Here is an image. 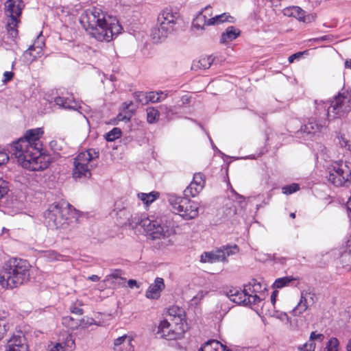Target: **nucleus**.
I'll return each mask as SVG.
<instances>
[{
  "instance_id": "nucleus-1",
  "label": "nucleus",
  "mask_w": 351,
  "mask_h": 351,
  "mask_svg": "<svg viewBox=\"0 0 351 351\" xmlns=\"http://www.w3.org/2000/svg\"><path fill=\"white\" fill-rule=\"evenodd\" d=\"M43 134L42 128L27 130L23 137L20 138L11 146V153L18 162L25 169L40 171L47 167L44 157L41 155L43 144L40 137Z\"/></svg>"
},
{
  "instance_id": "nucleus-2",
  "label": "nucleus",
  "mask_w": 351,
  "mask_h": 351,
  "mask_svg": "<svg viewBox=\"0 0 351 351\" xmlns=\"http://www.w3.org/2000/svg\"><path fill=\"white\" fill-rule=\"evenodd\" d=\"M80 23L91 37L101 42H110L122 30L116 18L97 7L86 10L80 16Z\"/></svg>"
},
{
  "instance_id": "nucleus-3",
  "label": "nucleus",
  "mask_w": 351,
  "mask_h": 351,
  "mask_svg": "<svg viewBox=\"0 0 351 351\" xmlns=\"http://www.w3.org/2000/svg\"><path fill=\"white\" fill-rule=\"evenodd\" d=\"M128 221L133 227L139 226L143 228L153 240L166 239L176 232V223L171 213L157 217L156 219L135 215L131 216Z\"/></svg>"
},
{
  "instance_id": "nucleus-4",
  "label": "nucleus",
  "mask_w": 351,
  "mask_h": 351,
  "mask_svg": "<svg viewBox=\"0 0 351 351\" xmlns=\"http://www.w3.org/2000/svg\"><path fill=\"white\" fill-rule=\"evenodd\" d=\"M30 265L23 259L11 258L0 269V285L13 289L27 282L29 278Z\"/></svg>"
},
{
  "instance_id": "nucleus-5",
  "label": "nucleus",
  "mask_w": 351,
  "mask_h": 351,
  "mask_svg": "<svg viewBox=\"0 0 351 351\" xmlns=\"http://www.w3.org/2000/svg\"><path fill=\"white\" fill-rule=\"evenodd\" d=\"M68 209L58 204H53L44 213L45 223L51 229L59 230L63 233L71 231L76 225V219L69 217Z\"/></svg>"
},
{
  "instance_id": "nucleus-6",
  "label": "nucleus",
  "mask_w": 351,
  "mask_h": 351,
  "mask_svg": "<svg viewBox=\"0 0 351 351\" xmlns=\"http://www.w3.org/2000/svg\"><path fill=\"white\" fill-rule=\"evenodd\" d=\"M327 180L336 186H341L351 180V163L348 161L332 162L326 169Z\"/></svg>"
},
{
  "instance_id": "nucleus-7",
  "label": "nucleus",
  "mask_w": 351,
  "mask_h": 351,
  "mask_svg": "<svg viewBox=\"0 0 351 351\" xmlns=\"http://www.w3.org/2000/svg\"><path fill=\"white\" fill-rule=\"evenodd\" d=\"M168 202L173 212L185 220L194 219L199 215L197 204L187 197L177 196L173 193L169 194Z\"/></svg>"
},
{
  "instance_id": "nucleus-8",
  "label": "nucleus",
  "mask_w": 351,
  "mask_h": 351,
  "mask_svg": "<svg viewBox=\"0 0 351 351\" xmlns=\"http://www.w3.org/2000/svg\"><path fill=\"white\" fill-rule=\"evenodd\" d=\"M99 153L94 149H89L80 152L74 159V168L73 177L75 179L82 178H90V169L93 167L91 162L99 158Z\"/></svg>"
},
{
  "instance_id": "nucleus-9",
  "label": "nucleus",
  "mask_w": 351,
  "mask_h": 351,
  "mask_svg": "<svg viewBox=\"0 0 351 351\" xmlns=\"http://www.w3.org/2000/svg\"><path fill=\"white\" fill-rule=\"evenodd\" d=\"M23 4L21 0H8L4 5L5 15L8 17L6 29L8 34L12 38L18 35L17 26L19 18L21 14Z\"/></svg>"
},
{
  "instance_id": "nucleus-10",
  "label": "nucleus",
  "mask_w": 351,
  "mask_h": 351,
  "mask_svg": "<svg viewBox=\"0 0 351 351\" xmlns=\"http://www.w3.org/2000/svg\"><path fill=\"white\" fill-rule=\"evenodd\" d=\"M239 252L237 245L222 246L216 250L203 253L200 256L202 263L225 262L230 256L236 254Z\"/></svg>"
},
{
  "instance_id": "nucleus-11",
  "label": "nucleus",
  "mask_w": 351,
  "mask_h": 351,
  "mask_svg": "<svg viewBox=\"0 0 351 351\" xmlns=\"http://www.w3.org/2000/svg\"><path fill=\"white\" fill-rule=\"evenodd\" d=\"M181 21L179 12L173 8H166L158 14L157 19L158 25L164 26L171 33L177 29V25Z\"/></svg>"
},
{
  "instance_id": "nucleus-12",
  "label": "nucleus",
  "mask_w": 351,
  "mask_h": 351,
  "mask_svg": "<svg viewBox=\"0 0 351 351\" xmlns=\"http://www.w3.org/2000/svg\"><path fill=\"white\" fill-rule=\"evenodd\" d=\"M332 118L340 117L351 110V95L348 92L339 93L330 101Z\"/></svg>"
},
{
  "instance_id": "nucleus-13",
  "label": "nucleus",
  "mask_w": 351,
  "mask_h": 351,
  "mask_svg": "<svg viewBox=\"0 0 351 351\" xmlns=\"http://www.w3.org/2000/svg\"><path fill=\"white\" fill-rule=\"evenodd\" d=\"M227 296L233 302L245 306L258 304L261 302V299L257 295L249 293L245 289H231L227 293Z\"/></svg>"
},
{
  "instance_id": "nucleus-14",
  "label": "nucleus",
  "mask_w": 351,
  "mask_h": 351,
  "mask_svg": "<svg viewBox=\"0 0 351 351\" xmlns=\"http://www.w3.org/2000/svg\"><path fill=\"white\" fill-rule=\"evenodd\" d=\"M157 335L167 340H175L183 336V330L179 327L176 328L175 326H172L169 321L164 319L160 322L158 327Z\"/></svg>"
},
{
  "instance_id": "nucleus-15",
  "label": "nucleus",
  "mask_w": 351,
  "mask_h": 351,
  "mask_svg": "<svg viewBox=\"0 0 351 351\" xmlns=\"http://www.w3.org/2000/svg\"><path fill=\"white\" fill-rule=\"evenodd\" d=\"M205 184V180L201 173H195L193 176V181L190 183L189 186L184 190V193L186 197H195L203 189Z\"/></svg>"
},
{
  "instance_id": "nucleus-16",
  "label": "nucleus",
  "mask_w": 351,
  "mask_h": 351,
  "mask_svg": "<svg viewBox=\"0 0 351 351\" xmlns=\"http://www.w3.org/2000/svg\"><path fill=\"white\" fill-rule=\"evenodd\" d=\"M5 351H28V346L22 333L13 335L8 341Z\"/></svg>"
},
{
  "instance_id": "nucleus-17",
  "label": "nucleus",
  "mask_w": 351,
  "mask_h": 351,
  "mask_svg": "<svg viewBox=\"0 0 351 351\" xmlns=\"http://www.w3.org/2000/svg\"><path fill=\"white\" fill-rule=\"evenodd\" d=\"M285 15L297 19L304 23H311L315 19V14L305 15V11L298 6H293L285 10Z\"/></svg>"
},
{
  "instance_id": "nucleus-18",
  "label": "nucleus",
  "mask_w": 351,
  "mask_h": 351,
  "mask_svg": "<svg viewBox=\"0 0 351 351\" xmlns=\"http://www.w3.org/2000/svg\"><path fill=\"white\" fill-rule=\"evenodd\" d=\"M164 280L162 278H156L153 284H151L145 293V296L149 299H158L161 292L165 289Z\"/></svg>"
},
{
  "instance_id": "nucleus-19",
  "label": "nucleus",
  "mask_w": 351,
  "mask_h": 351,
  "mask_svg": "<svg viewBox=\"0 0 351 351\" xmlns=\"http://www.w3.org/2000/svg\"><path fill=\"white\" fill-rule=\"evenodd\" d=\"M125 278L122 277V271L121 269H114L106 276L104 282H106L110 287L115 288L117 286H124Z\"/></svg>"
},
{
  "instance_id": "nucleus-20",
  "label": "nucleus",
  "mask_w": 351,
  "mask_h": 351,
  "mask_svg": "<svg viewBox=\"0 0 351 351\" xmlns=\"http://www.w3.org/2000/svg\"><path fill=\"white\" fill-rule=\"evenodd\" d=\"M327 121H317L315 119H309L308 122L304 125L303 131L307 134L315 135L322 132L326 128Z\"/></svg>"
},
{
  "instance_id": "nucleus-21",
  "label": "nucleus",
  "mask_w": 351,
  "mask_h": 351,
  "mask_svg": "<svg viewBox=\"0 0 351 351\" xmlns=\"http://www.w3.org/2000/svg\"><path fill=\"white\" fill-rule=\"evenodd\" d=\"M132 339L126 335L118 337L114 342V351H134Z\"/></svg>"
},
{
  "instance_id": "nucleus-22",
  "label": "nucleus",
  "mask_w": 351,
  "mask_h": 351,
  "mask_svg": "<svg viewBox=\"0 0 351 351\" xmlns=\"http://www.w3.org/2000/svg\"><path fill=\"white\" fill-rule=\"evenodd\" d=\"M172 34L164 26L158 25L151 30V37L154 43H158L165 40L169 34Z\"/></svg>"
},
{
  "instance_id": "nucleus-23",
  "label": "nucleus",
  "mask_w": 351,
  "mask_h": 351,
  "mask_svg": "<svg viewBox=\"0 0 351 351\" xmlns=\"http://www.w3.org/2000/svg\"><path fill=\"white\" fill-rule=\"evenodd\" d=\"M55 103L65 109L77 110V104L72 95L67 94L66 96L58 97L55 99Z\"/></svg>"
},
{
  "instance_id": "nucleus-24",
  "label": "nucleus",
  "mask_w": 351,
  "mask_h": 351,
  "mask_svg": "<svg viewBox=\"0 0 351 351\" xmlns=\"http://www.w3.org/2000/svg\"><path fill=\"white\" fill-rule=\"evenodd\" d=\"M240 34V31L233 26L228 27L221 34V43H228L235 40Z\"/></svg>"
},
{
  "instance_id": "nucleus-25",
  "label": "nucleus",
  "mask_w": 351,
  "mask_h": 351,
  "mask_svg": "<svg viewBox=\"0 0 351 351\" xmlns=\"http://www.w3.org/2000/svg\"><path fill=\"white\" fill-rule=\"evenodd\" d=\"M61 343V346L65 351H71L75 348V341L72 337V335L68 332L62 333L58 339V342Z\"/></svg>"
},
{
  "instance_id": "nucleus-26",
  "label": "nucleus",
  "mask_w": 351,
  "mask_h": 351,
  "mask_svg": "<svg viewBox=\"0 0 351 351\" xmlns=\"http://www.w3.org/2000/svg\"><path fill=\"white\" fill-rule=\"evenodd\" d=\"M209 19L204 13L199 12L193 21V27L197 30H204L206 26H210Z\"/></svg>"
},
{
  "instance_id": "nucleus-27",
  "label": "nucleus",
  "mask_w": 351,
  "mask_h": 351,
  "mask_svg": "<svg viewBox=\"0 0 351 351\" xmlns=\"http://www.w3.org/2000/svg\"><path fill=\"white\" fill-rule=\"evenodd\" d=\"M213 60L214 58L212 56L201 57L198 60L193 61L191 68L193 70L208 69Z\"/></svg>"
},
{
  "instance_id": "nucleus-28",
  "label": "nucleus",
  "mask_w": 351,
  "mask_h": 351,
  "mask_svg": "<svg viewBox=\"0 0 351 351\" xmlns=\"http://www.w3.org/2000/svg\"><path fill=\"white\" fill-rule=\"evenodd\" d=\"M309 306L305 295H302V291L300 294V300L296 306L291 311V313L293 316H300L304 313Z\"/></svg>"
},
{
  "instance_id": "nucleus-29",
  "label": "nucleus",
  "mask_w": 351,
  "mask_h": 351,
  "mask_svg": "<svg viewBox=\"0 0 351 351\" xmlns=\"http://www.w3.org/2000/svg\"><path fill=\"white\" fill-rule=\"evenodd\" d=\"M132 105V102H124L122 104V109L123 111H125L124 112H120L118 114V115L116 117V121H124L125 123L129 122L130 121V119L132 117V114L133 111L132 110H130V106Z\"/></svg>"
},
{
  "instance_id": "nucleus-30",
  "label": "nucleus",
  "mask_w": 351,
  "mask_h": 351,
  "mask_svg": "<svg viewBox=\"0 0 351 351\" xmlns=\"http://www.w3.org/2000/svg\"><path fill=\"white\" fill-rule=\"evenodd\" d=\"M316 104V110L319 114L321 116L322 114H324V116L327 117L328 119H332V108H330V101H320L317 102L315 101Z\"/></svg>"
},
{
  "instance_id": "nucleus-31",
  "label": "nucleus",
  "mask_w": 351,
  "mask_h": 351,
  "mask_svg": "<svg viewBox=\"0 0 351 351\" xmlns=\"http://www.w3.org/2000/svg\"><path fill=\"white\" fill-rule=\"evenodd\" d=\"M198 351H225V348L219 341L209 340L204 343Z\"/></svg>"
},
{
  "instance_id": "nucleus-32",
  "label": "nucleus",
  "mask_w": 351,
  "mask_h": 351,
  "mask_svg": "<svg viewBox=\"0 0 351 351\" xmlns=\"http://www.w3.org/2000/svg\"><path fill=\"white\" fill-rule=\"evenodd\" d=\"M167 97V93H164L162 91L159 92H149L146 93L145 104H147L149 102L157 103L165 100Z\"/></svg>"
},
{
  "instance_id": "nucleus-33",
  "label": "nucleus",
  "mask_w": 351,
  "mask_h": 351,
  "mask_svg": "<svg viewBox=\"0 0 351 351\" xmlns=\"http://www.w3.org/2000/svg\"><path fill=\"white\" fill-rule=\"evenodd\" d=\"M84 319H75L71 316H65L62 319V324L66 328L71 330H76L82 325V322H84Z\"/></svg>"
},
{
  "instance_id": "nucleus-34",
  "label": "nucleus",
  "mask_w": 351,
  "mask_h": 351,
  "mask_svg": "<svg viewBox=\"0 0 351 351\" xmlns=\"http://www.w3.org/2000/svg\"><path fill=\"white\" fill-rule=\"evenodd\" d=\"M224 22L232 23L233 17L228 13L225 12L209 19V23L211 24V25H219Z\"/></svg>"
},
{
  "instance_id": "nucleus-35",
  "label": "nucleus",
  "mask_w": 351,
  "mask_h": 351,
  "mask_svg": "<svg viewBox=\"0 0 351 351\" xmlns=\"http://www.w3.org/2000/svg\"><path fill=\"white\" fill-rule=\"evenodd\" d=\"M137 196L138 198L144 203V204L148 206L159 197V193L156 191H152L149 193H138Z\"/></svg>"
},
{
  "instance_id": "nucleus-36",
  "label": "nucleus",
  "mask_w": 351,
  "mask_h": 351,
  "mask_svg": "<svg viewBox=\"0 0 351 351\" xmlns=\"http://www.w3.org/2000/svg\"><path fill=\"white\" fill-rule=\"evenodd\" d=\"M170 322V324H172V326H175L176 328L178 327L180 328L183 330V335L186 331L188 327L187 324L185 320V315L184 316H178L177 317H174L172 319H167Z\"/></svg>"
},
{
  "instance_id": "nucleus-37",
  "label": "nucleus",
  "mask_w": 351,
  "mask_h": 351,
  "mask_svg": "<svg viewBox=\"0 0 351 351\" xmlns=\"http://www.w3.org/2000/svg\"><path fill=\"white\" fill-rule=\"evenodd\" d=\"M338 143L341 147L351 152V137L348 134H340L337 136Z\"/></svg>"
},
{
  "instance_id": "nucleus-38",
  "label": "nucleus",
  "mask_w": 351,
  "mask_h": 351,
  "mask_svg": "<svg viewBox=\"0 0 351 351\" xmlns=\"http://www.w3.org/2000/svg\"><path fill=\"white\" fill-rule=\"evenodd\" d=\"M323 351H340L339 341L335 337H331L326 343Z\"/></svg>"
},
{
  "instance_id": "nucleus-39",
  "label": "nucleus",
  "mask_w": 351,
  "mask_h": 351,
  "mask_svg": "<svg viewBox=\"0 0 351 351\" xmlns=\"http://www.w3.org/2000/svg\"><path fill=\"white\" fill-rule=\"evenodd\" d=\"M160 117L159 111L153 107L147 109V120L149 123H156Z\"/></svg>"
},
{
  "instance_id": "nucleus-40",
  "label": "nucleus",
  "mask_w": 351,
  "mask_h": 351,
  "mask_svg": "<svg viewBox=\"0 0 351 351\" xmlns=\"http://www.w3.org/2000/svg\"><path fill=\"white\" fill-rule=\"evenodd\" d=\"M295 280L292 276H285L282 278H277L274 283V287L277 289H281L287 285H288L290 282H291L293 280Z\"/></svg>"
},
{
  "instance_id": "nucleus-41",
  "label": "nucleus",
  "mask_w": 351,
  "mask_h": 351,
  "mask_svg": "<svg viewBox=\"0 0 351 351\" xmlns=\"http://www.w3.org/2000/svg\"><path fill=\"white\" fill-rule=\"evenodd\" d=\"M185 315V312L183 308H180L178 306H174L169 308L168 310V316L169 318L167 319H172V317H177L178 316H184Z\"/></svg>"
},
{
  "instance_id": "nucleus-42",
  "label": "nucleus",
  "mask_w": 351,
  "mask_h": 351,
  "mask_svg": "<svg viewBox=\"0 0 351 351\" xmlns=\"http://www.w3.org/2000/svg\"><path fill=\"white\" fill-rule=\"evenodd\" d=\"M121 135V130L120 128H114L112 130L108 132L105 135V138L107 141H113L115 139L119 138Z\"/></svg>"
},
{
  "instance_id": "nucleus-43",
  "label": "nucleus",
  "mask_w": 351,
  "mask_h": 351,
  "mask_svg": "<svg viewBox=\"0 0 351 351\" xmlns=\"http://www.w3.org/2000/svg\"><path fill=\"white\" fill-rule=\"evenodd\" d=\"M300 189L298 184L293 183L289 185H286L282 188V193L285 195H291Z\"/></svg>"
},
{
  "instance_id": "nucleus-44",
  "label": "nucleus",
  "mask_w": 351,
  "mask_h": 351,
  "mask_svg": "<svg viewBox=\"0 0 351 351\" xmlns=\"http://www.w3.org/2000/svg\"><path fill=\"white\" fill-rule=\"evenodd\" d=\"M44 46V42L43 40V38L40 36H38L37 38V40L34 42V45L28 49L29 51V53H31V51L32 50H34L36 48L38 49V51L37 53H40L42 52L43 47Z\"/></svg>"
},
{
  "instance_id": "nucleus-45",
  "label": "nucleus",
  "mask_w": 351,
  "mask_h": 351,
  "mask_svg": "<svg viewBox=\"0 0 351 351\" xmlns=\"http://www.w3.org/2000/svg\"><path fill=\"white\" fill-rule=\"evenodd\" d=\"M8 183L0 176V199L8 192Z\"/></svg>"
},
{
  "instance_id": "nucleus-46",
  "label": "nucleus",
  "mask_w": 351,
  "mask_h": 351,
  "mask_svg": "<svg viewBox=\"0 0 351 351\" xmlns=\"http://www.w3.org/2000/svg\"><path fill=\"white\" fill-rule=\"evenodd\" d=\"M302 295H305L309 305L313 304L315 302V294L310 289L303 290Z\"/></svg>"
},
{
  "instance_id": "nucleus-47",
  "label": "nucleus",
  "mask_w": 351,
  "mask_h": 351,
  "mask_svg": "<svg viewBox=\"0 0 351 351\" xmlns=\"http://www.w3.org/2000/svg\"><path fill=\"white\" fill-rule=\"evenodd\" d=\"M134 97L138 102H139L142 104H145L146 93L136 92L134 93Z\"/></svg>"
},
{
  "instance_id": "nucleus-48",
  "label": "nucleus",
  "mask_w": 351,
  "mask_h": 351,
  "mask_svg": "<svg viewBox=\"0 0 351 351\" xmlns=\"http://www.w3.org/2000/svg\"><path fill=\"white\" fill-rule=\"evenodd\" d=\"M70 311L71 313L81 315L83 314L84 311L80 306H77L76 304H73L70 308Z\"/></svg>"
},
{
  "instance_id": "nucleus-49",
  "label": "nucleus",
  "mask_w": 351,
  "mask_h": 351,
  "mask_svg": "<svg viewBox=\"0 0 351 351\" xmlns=\"http://www.w3.org/2000/svg\"><path fill=\"white\" fill-rule=\"evenodd\" d=\"M259 282H258L256 279H252L249 283L244 286V289L250 293L251 289L254 287L255 285H258Z\"/></svg>"
},
{
  "instance_id": "nucleus-50",
  "label": "nucleus",
  "mask_w": 351,
  "mask_h": 351,
  "mask_svg": "<svg viewBox=\"0 0 351 351\" xmlns=\"http://www.w3.org/2000/svg\"><path fill=\"white\" fill-rule=\"evenodd\" d=\"M9 160V156L5 152H0V166L5 164Z\"/></svg>"
},
{
  "instance_id": "nucleus-51",
  "label": "nucleus",
  "mask_w": 351,
  "mask_h": 351,
  "mask_svg": "<svg viewBox=\"0 0 351 351\" xmlns=\"http://www.w3.org/2000/svg\"><path fill=\"white\" fill-rule=\"evenodd\" d=\"M324 337V335L322 334H316L315 332H312L310 335V341H311L313 340H319L322 341Z\"/></svg>"
},
{
  "instance_id": "nucleus-52",
  "label": "nucleus",
  "mask_w": 351,
  "mask_h": 351,
  "mask_svg": "<svg viewBox=\"0 0 351 351\" xmlns=\"http://www.w3.org/2000/svg\"><path fill=\"white\" fill-rule=\"evenodd\" d=\"M200 13H204L205 15L207 16L208 19H210V17L212 16V8L210 6H206L204 9H202L200 12Z\"/></svg>"
},
{
  "instance_id": "nucleus-53",
  "label": "nucleus",
  "mask_w": 351,
  "mask_h": 351,
  "mask_svg": "<svg viewBox=\"0 0 351 351\" xmlns=\"http://www.w3.org/2000/svg\"><path fill=\"white\" fill-rule=\"evenodd\" d=\"M13 75H14V73L12 72H10V71L4 72V73H3L4 79H3V82L4 83H6V82L10 81L12 79Z\"/></svg>"
},
{
  "instance_id": "nucleus-54",
  "label": "nucleus",
  "mask_w": 351,
  "mask_h": 351,
  "mask_svg": "<svg viewBox=\"0 0 351 351\" xmlns=\"http://www.w3.org/2000/svg\"><path fill=\"white\" fill-rule=\"evenodd\" d=\"M303 54L304 52H298L290 56L288 58L289 62L290 63H292L294 61V60L301 58L303 56Z\"/></svg>"
},
{
  "instance_id": "nucleus-55",
  "label": "nucleus",
  "mask_w": 351,
  "mask_h": 351,
  "mask_svg": "<svg viewBox=\"0 0 351 351\" xmlns=\"http://www.w3.org/2000/svg\"><path fill=\"white\" fill-rule=\"evenodd\" d=\"M315 345L311 342L309 344H305L304 345V348L302 349L300 351H314Z\"/></svg>"
},
{
  "instance_id": "nucleus-56",
  "label": "nucleus",
  "mask_w": 351,
  "mask_h": 351,
  "mask_svg": "<svg viewBox=\"0 0 351 351\" xmlns=\"http://www.w3.org/2000/svg\"><path fill=\"white\" fill-rule=\"evenodd\" d=\"M128 285L130 288L133 289L134 287L139 288L140 286L136 280L130 279L128 281Z\"/></svg>"
},
{
  "instance_id": "nucleus-57",
  "label": "nucleus",
  "mask_w": 351,
  "mask_h": 351,
  "mask_svg": "<svg viewBox=\"0 0 351 351\" xmlns=\"http://www.w3.org/2000/svg\"><path fill=\"white\" fill-rule=\"evenodd\" d=\"M262 289V285L261 282L258 283V285H255L254 287H253L251 289L250 293L253 295H256V293L261 291Z\"/></svg>"
},
{
  "instance_id": "nucleus-58",
  "label": "nucleus",
  "mask_w": 351,
  "mask_h": 351,
  "mask_svg": "<svg viewBox=\"0 0 351 351\" xmlns=\"http://www.w3.org/2000/svg\"><path fill=\"white\" fill-rule=\"evenodd\" d=\"M50 351H65L64 348L62 347L61 343H56L51 349Z\"/></svg>"
},
{
  "instance_id": "nucleus-59",
  "label": "nucleus",
  "mask_w": 351,
  "mask_h": 351,
  "mask_svg": "<svg viewBox=\"0 0 351 351\" xmlns=\"http://www.w3.org/2000/svg\"><path fill=\"white\" fill-rule=\"evenodd\" d=\"M341 259L342 261L347 260L348 262L351 263V250H350L348 252H345L341 255Z\"/></svg>"
},
{
  "instance_id": "nucleus-60",
  "label": "nucleus",
  "mask_w": 351,
  "mask_h": 351,
  "mask_svg": "<svg viewBox=\"0 0 351 351\" xmlns=\"http://www.w3.org/2000/svg\"><path fill=\"white\" fill-rule=\"evenodd\" d=\"M49 258L51 260H59V257H60V255L58 254L55 252H49Z\"/></svg>"
},
{
  "instance_id": "nucleus-61",
  "label": "nucleus",
  "mask_w": 351,
  "mask_h": 351,
  "mask_svg": "<svg viewBox=\"0 0 351 351\" xmlns=\"http://www.w3.org/2000/svg\"><path fill=\"white\" fill-rule=\"evenodd\" d=\"M189 101H190V97L188 95H183L181 97V101H182L183 105L186 104H189Z\"/></svg>"
},
{
  "instance_id": "nucleus-62",
  "label": "nucleus",
  "mask_w": 351,
  "mask_h": 351,
  "mask_svg": "<svg viewBox=\"0 0 351 351\" xmlns=\"http://www.w3.org/2000/svg\"><path fill=\"white\" fill-rule=\"evenodd\" d=\"M87 279L93 282H98L100 278L97 275H92L88 276Z\"/></svg>"
},
{
  "instance_id": "nucleus-63",
  "label": "nucleus",
  "mask_w": 351,
  "mask_h": 351,
  "mask_svg": "<svg viewBox=\"0 0 351 351\" xmlns=\"http://www.w3.org/2000/svg\"><path fill=\"white\" fill-rule=\"evenodd\" d=\"M93 319H90V322L88 320H87V321L84 320V322H82L81 326L85 328V327H87L88 326H90L93 324Z\"/></svg>"
},
{
  "instance_id": "nucleus-64",
  "label": "nucleus",
  "mask_w": 351,
  "mask_h": 351,
  "mask_svg": "<svg viewBox=\"0 0 351 351\" xmlns=\"http://www.w3.org/2000/svg\"><path fill=\"white\" fill-rule=\"evenodd\" d=\"M345 67L351 69V59L347 60L345 62Z\"/></svg>"
}]
</instances>
